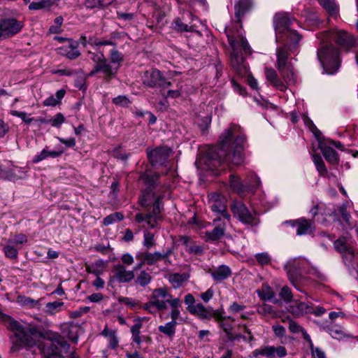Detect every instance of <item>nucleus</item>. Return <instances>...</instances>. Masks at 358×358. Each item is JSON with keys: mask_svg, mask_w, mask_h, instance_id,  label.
Returning a JSON list of instances; mask_svg holds the SVG:
<instances>
[{"mask_svg": "<svg viewBox=\"0 0 358 358\" xmlns=\"http://www.w3.org/2000/svg\"><path fill=\"white\" fill-rule=\"evenodd\" d=\"M329 334L335 339L340 340L345 336V332L341 327H331L329 329Z\"/></svg>", "mask_w": 358, "mask_h": 358, "instance_id": "nucleus-55", "label": "nucleus"}, {"mask_svg": "<svg viewBox=\"0 0 358 358\" xmlns=\"http://www.w3.org/2000/svg\"><path fill=\"white\" fill-rule=\"evenodd\" d=\"M245 143L246 137L241 128L231 125L220 136L219 148L207 151V166L213 170L222 164L241 165L244 159Z\"/></svg>", "mask_w": 358, "mask_h": 358, "instance_id": "nucleus-1", "label": "nucleus"}, {"mask_svg": "<svg viewBox=\"0 0 358 358\" xmlns=\"http://www.w3.org/2000/svg\"><path fill=\"white\" fill-rule=\"evenodd\" d=\"M171 28L176 32H192L195 31V27L194 25H189L182 22L180 17H176L172 23Z\"/></svg>", "mask_w": 358, "mask_h": 358, "instance_id": "nucleus-31", "label": "nucleus"}, {"mask_svg": "<svg viewBox=\"0 0 358 358\" xmlns=\"http://www.w3.org/2000/svg\"><path fill=\"white\" fill-rule=\"evenodd\" d=\"M321 152L325 159L331 164H337L339 162L338 153L331 147L323 145L320 147Z\"/></svg>", "mask_w": 358, "mask_h": 358, "instance_id": "nucleus-33", "label": "nucleus"}, {"mask_svg": "<svg viewBox=\"0 0 358 358\" xmlns=\"http://www.w3.org/2000/svg\"><path fill=\"white\" fill-rule=\"evenodd\" d=\"M10 114L13 116L20 117L26 124L31 123L34 119L29 116L27 113L17 110H11Z\"/></svg>", "mask_w": 358, "mask_h": 358, "instance_id": "nucleus-56", "label": "nucleus"}, {"mask_svg": "<svg viewBox=\"0 0 358 358\" xmlns=\"http://www.w3.org/2000/svg\"><path fill=\"white\" fill-rule=\"evenodd\" d=\"M186 280V275L179 273H173L169 278V282L174 288L180 287Z\"/></svg>", "mask_w": 358, "mask_h": 358, "instance_id": "nucleus-42", "label": "nucleus"}, {"mask_svg": "<svg viewBox=\"0 0 358 358\" xmlns=\"http://www.w3.org/2000/svg\"><path fill=\"white\" fill-rule=\"evenodd\" d=\"M17 302L20 303L22 306L30 308L39 309L41 307L40 301L34 300L29 296H20L17 297Z\"/></svg>", "mask_w": 358, "mask_h": 358, "instance_id": "nucleus-40", "label": "nucleus"}, {"mask_svg": "<svg viewBox=\"0 0 358 358\" xmlns=\"http://www.w3.org/2000/svg\"><path fill=\"white\" fill-rule=\"evenodd\" d=\"M143 83L149 87H159L162 90L171 86V83L164 77L159 70L155 69L147 71L144 73Z\"/></svg>", "mask_w": 358, "mask_h": 358, "instance_id": "nucleus-12", "label": "nucleus"}, {"mask_svg": "<svg viewBox=\"0 0 358 358\" xmlns=\"http://www.w3.org/2000/svg\"><path fill=\"white\" fill-rule=\"evenodd\" d=\"M211 307L206 308L202 303H199L190 309V313L196 315L201 320H210Z\"/></svg>", "mask_w": 358, "mask_h": 358, "instance_id": "nucleus-30", "label": "nucleus"}, {"mask_svg": "<svg viewBox=\"0 0 358 358\" xmlns=\"http://www.w3.org/2000/svg\"><path fill=\"white\" fill-rule=\"evenodd\" d=\"M287 43H291L292 44H290V45L284 44L277 48L276 49V67L285 66V65L289 64L288 62V59L290 55V52L294 50L299 42L292 41H288Z\"/></svg>", "mask_w": 358, "mask_h": 358, "instance_id": "nucleus-18", "label": "nucleus"}, {"mask_svg": "<svg viewBox=\"0 0 358 358\" xmlns=\"http://www.w3.org/2000/svg\"><path fill=\"white\" fill-rule=\"evenodd\" d=\"M25 3H29V9L37 10L48 7L50 5L49 0H23Z\"/></svg>", "mask_w": 358, "mask_h": 358, "instance_id": "nucleus-39", "label": "nucleus"}, {"mask_svg": "<svg viewBox=\"0 0 358 358\" xmlns=\"http://www.w3.org/2000/svg\"><path fill=\"white\" fill-rule=\"evenodd\" d=\"M151 275L145 271H141L134 279L135 283L142 287H145L151 282Z\"/></svg>", "mask_w": 358, "mask_h": 358, "instance_id": "nucleus-44", "label": "nucleus"}, {"mask_svg": "<svg viewBox=\"0 0 358 358\" xmlns=\"http://www.w3.org/2000/svg\"><path fill=\"white\" fill-rule=\"evenodd\" d=\"M144 259L146 262V264L154 265L159 261L164 260L166 261L167 258L172 253V250L169 249L166 252H141Z\"/></svg>", "mask_w": 358, "mask_h": 358, "instance_id": "nucleus-25", "label": "nucleus"}, {"mask_svg": "<svg viewBox=\"0 0 358 358\" xmlns=\"http://www.w3.org/2000/svg\"><path fill=\"white\" fill-rule=\"evenodd\" d=\"M182 94V86L177 85V89L176 90H170L167 92V95L166 96V98H172L176 99L178 97H180Z\"/></svg>", "mask_w": 358, "mask_h": 358, "instance_id": "nucleus-62", "label": "nucleus"}, {"mask_svg": "<svg viewBox=\"0 0 358 358\" xmlns=\"http://www.w3.org/2000/svg\"><path fill=\"white\" fill-rule=\"evenodd\" d=\"M322 43L334 41L341 49L348 50L355 43L354 36L343 30H331L320 34Z\"/></svg>", "mask_w": 358, "mask_h": 358, "instance_id": "nucleus-8", "label": "nucleus"}, {"mask_svg": "<svg viewBox=\"0 0 358 358\" xmlns=\"http://www.w3.org/2000/svg\"><path fill=\"white\" fill-rule=\"evenodd\" d=\"M113 0H85V5L89 8H101L110 5Z\"/></svg>", "mask_w": 358, "mask_h": 358, "instance_id": "nucleus-46", "label": "nucleus"}, {"mask_svg": "<svg viewBox=\"0 0 358 358\" xmlns=\"http://www.w3.org/2000/svg\"><path fill=\"white\" fill-rule=\"evenodd\" d=\"M292 22V20L288 17L286 13H278L274 15L273 25L277 42L285 43L292 41L299 42L301 40L299 34L289 28Z\"/></svg>", "mask_w": 358, "mask_h": 358, "instance_id": "nucleus-5", "label": "nucleus"}, {"mask_svg": "<svg viewBox=\"0 0 358 358\" xmlns=\"http://www.w3.org/2000/svg\"><path fill=\"white\" fill-rule=\"evenodd\" d=\"M113 278L120 283H128L135 279L134 270H127L121 264H117L113 269Z\"/></svg>", "mask_w": 358, "mask_h": 358, "instance_id": "nucleus-19", "label": "nucleus"}, {"mask_svg": "<svg viewBox=\"0 0 358 358\" xmlns=\"http://www.w3.org/2000/svg\"><path fill=\"white\" fill-rule=\"evenodd\" d=\"M8 241L16 247L21 248L20 245L27 242V237L23 234H18L15 235L12 239H9Z\"/></svg>", "mask_w": 358, "mask_h": 358, "instance_id": "nucleus-51", "label": "nucleus"}, {"mask_svg": "<svg viewBox=\"0 0 358 358\" xmlns=\"http://www.w3.org/2000/svg\"><path fill=\"white\" fill-rule=\"evenodd\" d=\"M69 44L57 48L58 54L69 59H75L80 55L78 50V43L69 39Z\"/></svg>", "mask_w": 358, "mask_h": 358, "instance_id": "nucleus-24", "label": "nucleus"}, {"mask_svg": "<svg viewBox=\"0 0 358 358\" xmlns=\"http://www.w3.org/2000/svg\"><path fill=\"white\" fill-rule=\"evenodd\" d=\"M117 66H113L106 59L102 64L95 65L89 73L88 76L92 77L98 73H101L103 74V80L106 83H109L117 77Z\"/></svg>", "mask_w": 358, "mask_h": 358, "instance_id": "nucleus-14", "label": "nucleus"}, {"mask_svg": "<svg viewBox=\"0 0 358 358\" xmlns=\"http://www.w3.org/2000/svg\"><path fill=\"white\" fill-rule=\"evenodd\" d=\"M182 301L179 297H173L166 287L155 289L143 308L150 313L155 314L158 311L171 308V312L180 311Z\"/></svg>", "mask_w": 358, "mask_h": 358, "instance_id": "nucleus-4", "label": "nucleus"}, {"mask_svg": "<svg viewBox=\"0 0 358 358\" xmlns=\"http://www.w3.org/2000/svg\"><path fill=\"white\" fill-rule=\"evenodd\" d=\"M317 55L324 71L327 73L333 74L339 69V53L332 45H323L318 49Z\"/></svg>", "mask_w": 358, "mask_h": 358, "instance_id": "nucleus-6", "label": "nucleus"}, {"mask_svg": "<svg viewBox=\"0 0 358 358\" xmlns=\"http://www.w3.org/2000/svg\"><path fill=\"white\" fill-rule=\"evenodd\" d=\"M334 248L338 252L341 253L342 255L350 249L346 246L344 241L341 239H338L334 242Z\"/></svg>", "mask_w": 358, "mask_h": 358, "instance_id": "nucleus-61", "label": "nucleus"}, {"mask_svg": "<svg viewBox=\"0 0 358 358\" xmlns=\"http://www.w3.org/2000/svg\"><path fill=\"white\" fill-rule=\"evenodd\" d=\"M306 341L308 343L312 358H326L324 351L321 348L316 347L313 345L310 335H306Z\"/></svg>", "mask_w": 358, "mask_h": 358, "instance_id": "nucleus-37", "label": "nucleus"}, {"mask_svg": "<svg viewBox=\"0 0 358 358\" xmlns=\"http://www.w3.org/2000/svg\"><path fill=\"white\" fill-rule=\"evenodd\" d=\"M251 0H237L235 3V15L238 19L244 15V14L251 8Z\"/></svg>", "mask_w": 358, "mask_h": 358, "instance_id": "nucleus-34", "label": "nucleus"}, {"mask_svg": "<svg viewBox=\"0 0 358 358\" xmlns=\"http://www.w3.org/2000/svg\"><path fill=\"white\" fill-rule=\"evenodd\" d=\"M222 218L217 217L213 220L214 228L212 230L205 232L206 237L210 241H219L224 236L226 231V222L221 220Z\"/></svg>", "mask_w": 358, "mask_h": 358, "instance_id": "nucleus-20", "label": "nucleus"}, {"mask_svg": "<svg viewBox=\"0 0 358 358\" xmlns=\"http://www.w3.org/2000/svg\"><path fill=\"white\" fill-rule=\"evenodd\" d=\"M319 3L327 12L333 17H337L338 14V7L335 0H317Z\"/></svg>", "mask_w": 358, "mask_h": 358, "instance_id": "nucleus-35", "label": "nucleus"}, {"mask_svg": "<svg viewBox=\"0 0 358 358\" xmlns=\"http://www.w3.org/2000/svg\"><path fill=\"white\" fill-rule=\"evenodd\" d=\"M171 153V150L166 146L158 147L153 150L147 149V156L152 166L163 165Z\"/></svg>", "mask_w": 358, "mask_h": 358, "instance_id": "nucleus-15", "label": "nucleus"}, {"mask_svg": "<svg viewBox=\"0 0 358 358\" xmlns=\"http://www.w3.org/2000/svg\"><path fill=\"white\" fill-rule=\"evenodd\" d=\"M24 27L21 21L13 17L6 18L0 21V38H6L19 33Z\"/></svg>", "mask_w": 358, "mask_h": 358, "instance_id": "nucleus-13", "label": "nucleus"}, {"mask_svg": "<svg viewBox=\"0 0 358 358\" xmlns=\"http://www.w3.org/2000/svg\"><path fill=\"white\" fill-rule=\"evenodd\" d=\"M308 266V261L302 257L290 259L285 265L287 276L292 284L297 289L302 272Z\"/></svg>", "mask_w": 358, "mask_h": 358, "instance_id": "nucleus-9", "label": "nucleus"}, {"mask_svg": "<svg viewBox=\"0 0 358 358\" xmlns=\"http://www.w3.org/2000/svg\"><path fill=\"white\" fill-rule=\"evenodd\" d=\"M229 187L231 189L241 196H244L247 193L254 192V186L243 184L241 178L235 174L229 176Z\"/></svg>", "mask_w": 358, "mask_h": 358, "instance_id": "nucleus-17", "label": "nucleus"}, {"mask_svg": "<svg viewBox=\"0 0 358 358\" xmlns=\"http://www.w3.org/2000/svg\"><path fill=\"white\" fill-rule=\"evenodd\" d=\"M47 349L44 350L46 353L45 358H64V354H66L70 348V345L63 339L50 341L44 345ZM71 358H76L75 352H71Z\"/></svg>", "mask_w": 358, "mask_h": 358, "instance_id": "nucleus-11", "label": "nucleus"}, {"mask_svg": "<svg viewBox=\"0 0 358 358\" xmlns=\"http://www.w3.org/2000/svg\"><path fill=\"white\" fill-rule=\"evenodd\" d=\"M20 249V248L16 247L8 241V244L3 247V252L8 258L17 259Z\"/></svg>", "mask_w": 358, "mask_h": 358, "instance_id": "nucleus-45", "label": "nucleus"}, {"mask_svg": "<svg viewBox=\"0 0 358 358\" xmlns=\"http://www.w3.org/2000/svg\"><path fill=\"white\" fill-rule=\"evenodd\" d=\"M142 321L141 319L134 320V324L131 327V338L134 343L141 345L145 341H150L149 337L141 335V329L142 328Z\"/></svg>", "mask_w": 358, "mask_h": 358, "instance_id": "nucleus-28", "label": "nucleus"}, {"mask_svg": "<svg viewBox=\"0 0 358 358\" xmlns=\"http://www.w3.org/2000/svg\"><path fill=\"white\" fill-rule=\"evenodd\" d=\"M123 218H124V215H122V213H121L120 212H117V213H113V214H110V215L106 216L103 219V224L106 226H108V225L112 224L113 223H114L115 222L121 221L123 220Z\"/></svg>", "mask_w": 358, "mask_h": 358, "instance_id": "nucleus-50", "label": "nucleus"}, {"mask_svg": "<svg viewBox=\"0 0 358 358\" xmlns=\"http://www.w3.org/2000/svg\"><path fill=\"white\" fill-rule=\"evenodd\" d=\"M247 185H252L254 186V192L255 189L260 186L261 181L259 178L254 173H250V175L248 176L247 181H246Z\"/></svg>", "mask_w": 358, "mask_h": 358, "instance_id": "nucleus-53", "label": "nucleus"}, {"mask_svg": "<svg viewBox=\"0 0 358 358\" xmlns=\"http://www.w3.org/2000/svg\"><path fill=\"white\" fill-rule=\"evenodd\" d=\"M110 62L109 63L113 66L117 65V69L119 70L121 62L123 61V56L122 54L117 50H113L110 53Z\"/></svg>", "mask_w": 358, "mask_h": 358, "instance_id": "nucleus-48", "label": "nucleus"}, {"mask_svg": "<svg viewBox=\"0 0 358 358\" xmlns=\"http://www.w3.org/2000/svg\"><path fill=\"white\" fill-rule=\"evenodd\" d=\"M258 263L262 265H268L271 263V257L268 252H260L255 255Z\"/></svg>", "mask_w": 358, "mask_h": 358, "instance_id": "nucleus-54", "label": "nucleus"}, {"mask_svg": "<svg viewBox=\"0 0 358 358\" xmlns=\"http://www.w3.org/2000/svg\"><path fill=\"white\" fill-rule=\"evenodd\" d=\"M113 103L115 105L125 107L128 106L131 102L127 96L120 95L113 99Z\"/></svg>", "mask_w": 358, "mask_h": 358, "instance_id": "nucleus-58", "label": "nucleus"}, {"mask_svg": "<svg viewBox=\"0 0 358 358\" xmlns=\"http://www.w3.org/2000/svg\"><path fill=\"white\" fill-rule=\"evenodd\" d=\"M62 153L63 150L50 151L48 150V147L46 146L45 148H43V150H41L40 152H38L34 156L33 159V162L38 163L48 157L56 158L59 157Z\"/></svg>", "mask_w": 358, "mask_h": 358, "instance_id": "nucleus-32", "label": "nucleus"}, {"mask_svg": "<svg viewBox=\"0 0 358 358\" xmlns=\"http://www.w3.org/2000/svg\"><path fill=\"white\" fill-rule=\"evenodd\" d=\"M64 303L59 301L48 302L46 303L45 313L49 315H54L61 311Z\"/></svg>", "mask_w": 358, "mask_h": 358, "instance_id": "nucleus-41", "label": "nucleus"}, {"mask_svg": "<svg viewBox=\"0 0 358 358\" xmlns=\"http://www.w3.org/2000/svg\"><path fill=\"white\" fill-rule=\"evenodd\" d=\"M257 312L265 317L268 316L274 317L276 315V312L273 309V306L267 303H263L262 305L259 306L257 308Z\"/></svg>", "mask_w": 358, "mask_h": 358, "instance_id": "nucleus-43", "label": "nucleus"}, {"mask_svg": "<svg viewBox=\"0 0 358 358\" xmlns=\"http://www.w3.org/2000/svg\"><path fill=\"white\" fill-rule=\"evenodd\" d=\"M280 74L281 75L283 82L287 85H294L296 80V76L294 71V68L291 64L285 65V66L277 67Z\"/></svg>", "mask_w": 358, "mask_h": 358, "instance_id": "nucleus-26", "label": "nucleus"}, {"mask_svg": "<svg viewBox=\"0 0 358 358\" xmlns=\"http://www.w3.org/2000/svg\"><path fill=\"white\" fill-rule=\"evenodd\" d=\"M140 180L143 182L146 188L143 191L139 201L141 205L147 211H149L147 213V225L148 227L153 229L157 226V222L161 218V196H157L153 192V189L158 184L159 175L143 173L140 176Z\"/></svg>", "mask_w": 358, "mask_h": 358, "instance_id": "nucleus-2", "label": "nucleus"}, {"mask_svg": "<svg viewBox=\"0 0 358 358\" xmlns=\"http://www.w3.org/2000/svg\"><path fill=\"white\" fill-rule=\"evenodd\" d=\"M225 33L229 43L231 46V63L232 68L241 76L247 72V67L243 57L239 53L243 50L245 54L252 52L251 48L247 40L241 34L234 31L231 29H225Z\"/></svg>", "mask_w": 358, "mask_h": 358, "instance_id": "nucleus-3", "label": "nucleus"}, {"mask_svg": "<svg viewBox=\"0 0 358 358\" xmlns=\"http://www.w3.org/2000/svg\"><path fill=\"white\" fill-rule=\"evenodd\" d=\"M230 209L234 217L244 224L255 227L260 222L258 213L255 211L251 212L242 201H233L230 204Z\"/></svg>", "mask_w": 358, "mask_h": 358, "instance_id": "nucleus-7", "label": "nucleus"}, {"mask_svg": "<svg viewBox=\"0 0 358 358\" xmlns=\"http://www.w3.org/2000/svg\"><path fill=\"white\" fill-rule=\"evenodd\" d=\"M25 176L23 168L11 165V166H0V179L15 181L22 179Z\"/></svg>", "mask_w": 358, "mask_h": 358, "instance_id": "nucleus-16", "label": "nucleus"}, {"mask_svg": "<svg viewBox=\"0 0 358 358\" xmlns=\"http://www.w3.org/2000/svg\"><path fill=\"white\" fill-rule=\"evenodd\" d=\"M201 122H198L199 126L203 131L208 129L211 122V117L209 115H206L201 120Z\"/></svg>", "mask_w": 358, "mask_h": 358, "instance_id": "nucleus-64", "label": "nucleus"}, {"mask_svg": "<svg viewBox=\"0 0 358 358\" xmlns=\"http://www.w3.org/2000/svg\"><path fill=\"white\" fill-rule=\"evenodd\" d=\"M264 74L266 80L273 87L282 92L287 90L285 83L281 80L274 69L270 67H266Z\"/></svg>", "mask_w": 358, "mask_h": 358, "instance_id": "nucleus-23", "label": "nucleus"}, {"mask_svg": "<svg viewBox=\"0 0 358 358\" xmlns=\"http://www.w3.org/2000/svg\"><path fill=\"white\" fill-rule=\"evenodd\" d=\"M65 122V117L61 113H57L52 118L50 119V124L57 128H59Z\"/></svg>", "mask_w": 358, "mask_h": 358, "instance_id": "nucleus-52", "label": "nucleus"}, {"mask_svg": "<svg viewBox=\"0 0 358 358\" xmlns=\"http://www.w3.org/2000/svg\"><path fill=\"white\" fill-rule=\"evenodd\" d=\"M208 203L211 210L217 217L224 218L227 221L231 215L227 211V199L226 196L219 192H211L208 195Z\"/></svg>", "mask_w": 358, "mask_h": 358, "instance_id": "nucleus-10", "label": "nucleus"}, {"mask_svg": "<svg viewBox=\"0 0 358 358\" xmlns=\"http://www.w3.org/2000/svg\"><path fill=\"white\" fill-rule=\"evenodd\" d=\"M258 294L259 296L264 301L271 300L274 296V294L269 287H266L265 289L263 287L262 291L258 292Z\"/></svg>", "mask_w": 358, "mask_h": 358, "instance_id": "nucleus-59", "label": "nucleus"}, {"mask_svg": "<svg viewBox=\"0 0 358 358\" xmlns=\"http://www.w3.org/2000/svg\"><path fill=\"white\" fill-rule=\"evenodd\" d=\"M287 320L289 322V330L292 334L301 333L303 339L306 341V335H309L306 331L300 326L297 322L292 320L289 316H287L285 319L282 320V322Z\"/></svg>", "mask_w": 358, "mask_h": 358, "instance_id": "nucleus-38", "label": "nucleus"}, {"mask_svg": "<svg viewBox=\"0 0 358 358\" xmlns=\"http://www.w3.org/2000/svg\"><path fill=\"white\" fill-rule=\"evenodd\" d=\"M65 90L62 89L57 91L55 96L54 95H51L43 101V105L45 106H57L60 103L62 99L65 95Z\"/></svg>", "mask_w": 358, "mask_h": 358, "instance_id": "nucleus-36", "label": "nucleus"}, {"mask_svg": "<svg viewBox=\"0 0 358 358\" xmlns=\"http://www.w3.org/2000/svg\"><path fill=\"white\" fill-rule=\"evenodd\" d=\"M143 237V245L147 249L151 248L155 245L153 234L149 231H145Z\"/></svg>", "mask_w": 358, "mask_h": 358, "instance_id": "nucleus-57", "label": "nucleus"}, {"mask_svg": "<svg viewBox=\"0 0 358 358\" xmlns=\"http://www.w3.org/2000/svg\"><path fill=\"white\" fill-rule=\"evenodd\" d=\"M180 311H174L170 312V317L171 321L166 322L164 325H160L158 327V330L159 332L164 334L168 337L172 338L176 334V327L178 324L177 320L180 317Z\"/></svg>", "mask_w": 358, "mask_h": 358, "instance_id": "nucleus-21", "label": "nucleus"}, {"mask_svg": "<svg viewBox=\"0 0 358 358\" xmlns=\"http://www.w3.org/2000/svg\"><path fill=\"white\" fill-rule=\"evenodd\" d=\"M214 318L218 323L220 322V321H223L225 319V317L222 315V311L220 310H214L213 308H211L210 310V319Z\"/></svg>", "mask_w": 358, "mask_h": 358, "instance_id": "nucleus-63", "label": "nucleus"}, {"mask_svg": "<svg viewBox=\"0 0 358 358\" xmlns=\"http://www.w3.org/2000/svg\"><path fill=\"white\" fill-rule=\"evenodd\" d=\"M208 273L216 282H222L231 275V268L226 265H221L214 269H210Z\"/></svg>", "mask_w": 358, "mask_h": 358, "instance_id": "nucleus-27", "label": "nucleus"}, {"mask_svg": "<svg viewBox=\"0 0 358 358\" xmlns=\"http://www.w3.org/2000/svg\"><path fill=\"white\" fill-rule=\"evenodd\" d=\"M288 310L295 317H301L305 314L313 313L314 307L310 303L296 301L290 305Z\"/></svg>", "mask_w": 358, "mask_h": 358, "instance_id": "nucleus-22", "label": "nucleus"}, {"mask_svg": "<svg viewBox=\"0 0 358 358\" xmlns=\"http://www.w3.org/2000/svg\"><path fill=\"white\" fill-rule=\"evenodd\" d=\"M280 296L286 302L291 301L292 294L291 289L287 286H284L280 291Z\"/></svg>", "mask_w": 358, "mask_h": 358, "instance_id": "nucleus-60", "label": "nucleus"}, {"mask_svg": "<svg viewBox=\"0 0 358 358\" xmlns=\"http://www.w3.org/2000/svg\"><path fill=\"white\" fill-rule=\"evenodd\" d=\"M293 226L296 227V232L298 236L310 234L313 229V224L303 218L295 220Z\"/></svg>", "mask_w": 358, "mask_h": 358, "instance_id": "nucleus-29", "label": "nucleus"}, {"mask_svg": "<svg viewBox=\"0 0 358 358\" xmlns=\"http://www.w3.org/2000/svg\"><path fill=\"white\" fill-rule=\"evenodd\" d=\"M342 257L345 265L350 268V266H353L354 259L357 258L358 253L355 254L352 250L350 249L345 252Z\"/></svg>", "mask_w": 358, "mask_h": 358, "instance_id": "nucleus-49", "label": "nucleus"}, {"mask_svg": "<svg viewBox=\"0 0 358 358\" xmlns=\"http://www.w3.org/2000/svg\"><path fill=\"white\" fill-rule=\"evenodd\" d=\"M313 160L320 174L322 176L325 175L327 170L322 157L319 155H313Z\"/></svg>", "mask_w": 358, "mask_h": 358, "instance_id": "nucleus-47", "label": "nucleus"}]
</instances>
